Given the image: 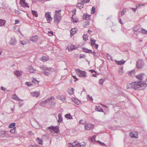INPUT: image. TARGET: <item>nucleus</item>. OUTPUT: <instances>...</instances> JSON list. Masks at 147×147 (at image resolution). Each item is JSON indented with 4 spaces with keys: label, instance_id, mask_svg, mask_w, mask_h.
<instances>
[{
    "label": "nucleus",
    "instance_id": "nucleus-1",
    "mask_svg": "<svg viewBox=\"0 0 147 147\" xmlns=\"http://www.w3.org/2000/svg\"><path fill=\"white\" fill-rule=\"evenodd\" d=\"M142 83V82L136 81L131 83L127 84V89L133 88L134 90H143L145 89L147 86L145 82Z\"/></svg>",
    "mask_w": 147,
    "mask_h": 147
},
{
    "label": "nucleus",
    "instance_id": "nucleus-2",
    "mask_svg": "<svg viewBox=\"0 0 147 147\" xmlns=\"http://www.w3.org/2000/svg\"><path fill=\"white\" fill-rule=\"evenodd\" d=\"M61 11V10H60L59 11L56 10L55 11V14L54 16L55 23H57L59 22L61 19V14L60 13Z\"/></svg>",
    "mask_w": 147,
    "mask_h": 147
},
{
    "label": "nucleus",
    "instance_id": "nucleus-3",
    "mask_svg": "<svg viewBox=\"0 0 147 147\" xmlns=\"http://www.w3.org/2000/svg\"><path fill=\"white\" fill-rule=\"evenodd\" d=\"M144 65V63L143 60L141 59H138L136 64V66L137 69H142Z\"/></svg>",
    "mask_w": 147,
    "mask_h": 147
},
{
    "label": "nucleus",
    "instance_id": "nucleus-4",
    "mask_svg": "<svg viewBox=\"0 0 147 147\" xmlns=\"http://www.w3.org/2000/svg\"><path fill=\"white\" fill-rule=\"evenodd\" d=\"M76 74L79 77L85 78L86 77L85 71H83L78 69H76Z\"/></svg>",
    "mask_w": 147,
    "mask_h": 147
},
{
    "label": "nucleus",
    "instance_id": "nucleus-5",
    "mask_svg": "<svg viewBox=\"0 0 147 147\" xmlns=\"http://www.w3.org/2000/svg\"><path fill=\"white\" fill-rule=\"evenodd\" d=\"M47 129H51L53 131H55L56 133H58L59 132V127L57 126L54 127L53 126H51V127H47Z\"/></svg>",
    "mask_w": 147,
    "mask_h": 147
},
{
    "label": "nucleus",
    "instance_id": "nucleus-6",
    "mask_svg": "<svg viewBox=\"0 0 147 147\" xmlns=\"http://www.w3.org/2000/svg\"><path fill=\"white\" fill-rule=\"evenodd\" d=\"M71 147H85V145H81L80 143L77 141H75L72 144Z\"/></svg>",
    "mask_w": 147,
    "mask_h": 147
},
{
    "label": "nucleus",
    "instance_id": "nucleus-7",
    "mask_svg": "<svg viewBox=\"0 0 147 147\" xmlns=\"http://www.w3.org/2000/svg\"><path fill=\"white\" fill-rule=\"evenodd\" d=\"M55 98L53 96H51V97L49 98L48 99L42 101L40 103V105L42 106H44L47 103H48V101L51 100H54Z\"/></svg>",
    "mask_w": 147,
    "mask_h": 147
},
{
    "label": "nucleus",
    "instance_id": "nucleus-8",
    "mask_svg": "<svg viewBox=\"0 0 147 147\" xmlns=\"http://www.w3.org/2000/svg\"><path fill=\"white\" fill-rule=\"evenodd\" d=\"M45 17L46 18L47 20L48 23H50V22L52 21V18L51 17L50 14L46 12L45 13Z\"/></svg>",
    "mask_w": 147,
    "mask_h": 147
},
{
    "label": "nucleus",
    "instance_id": "nucleus-9",
    "mask_svg": "<svg viewBox=\"0 0 147 147\" xmlns=\"http://www.w3.org/2000/svg\"><path fill=\"white\" fill-rule=\"evenodd\" d=\"M93 126L94 125H92L91 123H89L87 125H85V129H86L87 130H89L91 129Z\"/></svg>",
    "mask_w": 147,
    "mask_h": 147
},
{
    "label": "nucleus",
    "instance_id": "nucleus-10",
    "mask_svg": "<svg viewBox=\"0 0 147 147\" xmlns=\"http://www.w3.org/2000/svg\"><path fill=\"white\" fill-rule=\"evenodd\" d=\"M20 1L22 3L21 5L23 7H27L28 8L29 7L28 4L26 3L25 1L24 0H20Z\"/></svg>",
    "mask_w": 147,
    "mask_h": 147
},
{
    "label": "nucleus",
    "instance_id": "nucleus-11",
    "mask_svg": "<svg viewBox=\"0 0 147 147\" xmlns=\"http://www.w3.org/2000/svg\"><path fill=\"white\" fill-rule=\"evenodd\" d=\"M129 134L130 136L132 138H137L138 133L137 132L132 131L130 132Z\"/></svg>",
    "mask_w": 147,
    "mask_h": 147
},
{
    "label": "nucleus",
    "instance_id": "nucleus-12",
    "mask_svg": "<svg viewBox=\"0 0 147 147\" xmlns=\"http://www.w3.org/2000/svg\"><path fill=\"white\" fill-rule=\"evenodd\" d=\"M16 39L13 38H11L10 41L9 42V44L11 45H14L16 44Z\"/></svg>",
    "mask_w": 147,
    "mask_h": 147
},
{
    "label": "nucleus",
    "instance_id": "nucleus-13",
    "mask_svg": "<svg viewBox=\"0 0 147 147\" xmlns=\"http://www.w3.org/2000/svg\"><path fill=\"white\" fill-rule=\"evenodd\" d=\"M31 95L32 96H35L36 97H38L39 96L40 94L38 92H32L31 93Z\"/></svg>",
    "mask_w": 147,
    "mask_h": 147
},
{
    "label": "nucleus",
    "instance_id": "nucleus-14",
    "mask_svg": "<svg viewBox=\"0 0 147 147\" xmlns=\"http://www.w3.org/2000/svg\"><path fill=\"white\" fill-rule=\"evenodd\" d=\"M144 74H140L136 76V77L140 81H141L143 78L144 76Z\"/></svg>",
    "mask_w": 147,
    "mask_h": 147
},
{
    "label": "nucleus",
    "instance_id": "nucleus-15",
    "mask_svg": "<svg viewBox=\"0 0 147 147\" xmlns=\"http://www.w3.org/2000/svg\"><path fill=\"white\" fill-rule=\"evenodd\" d=\"M77 31V29L76 28H72L70 32V36H72Z\"/></svg>",
    "mask_w": 147,
    "mask_h": 147
},
{
    "label": "nucleus",
    "instance_id": "nucleus-16",
    "mask_svg": "<svg viewBox=\"0 0 147 147\" xmlns=\"http://www.w3.org/2000/svg\"><path fill=\"white\" fill-rule=\"evenodd\" d=\"M140 28V26L139 25H137L134 27L133 28V31H139Z\"/></svg>",
    "mask_w": 147,
    "mask_h": 147
},
{
    "label": "nucleus",
    "instance_id": "nucleus-17",
    "mask_svg": "<svg viewBox=\"0 0 147 147\" xmlns=\"http://www.w3.org/2000/svg\"><path fill=\"white\" fill-rule=\"evenodd\" d=\"M38 38V36H35L31 38L30 40L33 42H35L37 40Z\"/></svg>",
    "mask_w": 147,
    "mask_h": 147
},
{
    "label": "nucleus",
    "instance_id": "nucleus-18",
    "mask_svg": "<svg viewBox=\"0 0 147 147\" xmlns=\"http://www.w3.org/2000/svg\"><path fill=\"white\" fill-rule=\"evenodd\" d=\"M82 49L83 50V51L88 53H92V50H91L88 49L85 47L83 48Z\"/></svg>",
    "mask_w": 147,
    "mask_h": 147
},
{
    "label": "nucleus",
    "instance_id": "nucleus-19",
    "mask_svg": "<svg viewBox=\"0 0 147 147\" xmlns=\"http://www.w3.org/2000/svg\"><path fill=\"white\" fill-rule=\"evenodd\" d=\"M116 63L118 65H121L125 63V61H122V60L117 61V60H115Z\"/></svg>",
    "mask_w": 147,
    "mask_h": 147
},
{
    "label": "nucleus",
    "instance_id": "nucleus-20",
    "mask_svg": "<svg viewBox=\"0 0 147 147\" xmlns=\"http://www.w3.org/2000/svg\"><path fill=\"white\" fill-rule=\"evenodd\" d=\"M48 103L52 107H55V103L54 102H52L49 100L48 101Z\"/></svg>",
    "mask_w": 147,
    "mask_h": 147
},
{
    "label": "nucleus",
    "instance_id": "nucleus-21",
    "mask_svg": "<svg viewBox=\"0 0 147 147\" xmlns=\"http://www.w3.org/2000/svg\"><path fill=\"white\" fill-rule=\"evenodd\" d=\"M36 142L40 144H42L43 141L41 138H38L36 139Z\"/></svg>",
    "mask_w": 147,
    "mask_h": 147
},
{
    "label": "nucleus",
    "instance_id": "nucleus-22",
    "mask_svg": "<svg viewBox=\"0 0 147 147\" xmlns=\"http://www.w3.org/2000/svg\"><path fill=\"white\" fill-rule=\"evenodd\" d=\"M90 41H91V46H93L95 44V42H96V40H95L93 38H91L90 39Z\"/></svg>",
    "mask_w": 147,
    "mask_h": 147
},
{
    "label": "nucleus",
    "instance_id": "nucleus-23",
    "mask_svg": "<svg viewBox=\"0 0 147 147\" xmlns=\"http://www.w3.org/2000/svg\"><path fill=\"white\" fill-rule=\"evenodd\" d=\"M49 58H47L43 56L40 59L42 60L43 62H45L49 60Z\"/></svg>",
    "mask_w": 147,
    "mask_h": 147
},
{
    "label": "nucleus",
    "instance_id": "nucleus-24",
    "mask_svg": "<svg viewBox=\"0 0 147 147\" xmlns=\"http://www.w3.org/2000/svg\"><path fill=\"white\" fill-rule=\"evenodd\" d=\"M95 109L98 111L101 112H103V110L102 109L100 108V106H99L98 107L96 106Z\"/></svg>",
    "mask_w": 147,
    "mask_h": 147
},
{
    "label": "nucleus",
    "instance_id": "nucleus-25",
    "mask_svg": "<svg viewBox=\"0 0 147 147\" xmlns=\"http://www.w3.org/2000/svg\"><path fill=\"white\" fill-rule=\"evenodd\" d=\"M139 32L144 34H147V30H145L144 29H140V30Z\"/></svg>",
    "mask_w": 147,
    "mask_h": 147
},
{
    "label": "nucleus",
    "instance_id": "nucleus-26",
    "mask_svg": "<svg viewBox=\"0 0 147 147\" xmlns=\"http://www.w3.org/2000/svg\"><path fill=\"white\" fill-rule=\"evenodd\" d=\"M57 98L59 99L60 100H65V98H66L65 96H58L57 97Z\"/></svg>",
    "mask_w": 147,
    "mask_h": 147
},
{
    "label": "nucleus",
    "instance_id": "nucleus-27",
    "mask_svg": "<svg viewBox=\"0 0 147 147\" xmlns=\"http://www.w3.org/2000/svg\"><path fill=\"white\" fill-rule=\"evenodd\" d=\"M6 21L4 20H2L0 19V26H4Z\"/></svg>",
    "mask_w": 147,
    "mask_h": 147
},
{
    "label": "nucleus",
    "instance_id": "nucleus-28",
    "mask_svg": "<svg viewBox=\"0 0 147 147\" xmlns=\"http://www.w3.org/2000/svg\"><path fill=\"white\" fill-rule=\"evenodd\" d=\"M32 13L33 15L35 17H37L38 16L37 12L36 11L32 10Z\"/></svg>",
    "mask_w": 147,
    "mask_h": 147
},
{
    "label": "nucleus",
    "instance_id": "nucleus-29",
    "mask_svg": "<svg viewBox=\"0 0 147 147\" xmlns=\"http://www.w3.org/2000/svg\"><path fill=\"white\" fill-rule=\"evenodd\" d=\"M58 118L59 119L58 120V122L59 123L62 122V118L60 114H58Z\"/></svg>",
    "mask_w": 147,
    "mask_h": 147
},
{
    "label": "nucleus",
    "instance_id": "nucleus-30",
    "mask_svg": "<svg viewBox=\"0 0 147 147\" xmlns=\"http://www.w3.org/2000/svg\"><path fill=\"white\" fill-rule=\"evenodd\" d=\"M135 70H133L130 72H129L128 74L130 76H133L135 75Z\"/></svg>",
    "mask_w": 147,
    "mask_h": 147
},
{
    "label": "nucleus",
    "instance_id": "nucleus-31",
    "mask_svg": "<svg viewBox=\"0 0 147 147\" xmlns=\"http://www.w3.org/2000/svg\"><path fill=\"white\" fill-rule=\"evenodd\" d=\"M21 71H16L14 72V74L15 75H16L18 77L20 76L21 74Z\"/></svg>",
    "mask_w": 147,
    "mask_h": 147
},
{
    "label": "nucleus",
    "instance_id": "nucleus-32",
    "mask_svg": "<svg viewBox=\"0 0 147 147\" xmlns=\"http://www.w3.org/2000/svg\"><path fill=\"white\" fill-rule=\"evenodd\" d=\"M6 131H2L0 132V137H5Z\"/></svg>",
    "mask_w": 147,
    "mask_h": 147
},
{
    "label": "nucleus",
    "instance_id": "nucleus-33",
    "mask_svg": "<svg viewBox=\"0 0 147 147\" xmlns=\"http://www.w3.org/2000/svg\"><path fill=\"white\" fill-rule=\"evenodd\" d=\"M77 7H80L81 8H79L80 9L83 8L84 7V4L83 3H82L80 2V3H78L77 4Z\"/></svg>",
    "mask_w": 147,
    "mask_h": 147
},
{
    "label": "nucleus",
    "instance_id": "nucleus-34",
    "mask_svg": "<svg viewBox=\"0 0 147 147\" xmlns=\"http://www.w3.org/2000/svg\"><path fill=\"white\" fill-rule=\"evenodd\" d=\"M123 67H121L119 69V74H120V75H122L123 73Z\"/></svg>",
    "mask_w": 147,
    "mask_h": 147
},
{
    "label": "nucleus",
    "instance_id": "nucleus-35",
    "mask_svg": "<svg viewBox=\"0 0 147 147\" xmlns=\"http://www.w3.org/2000/svg\"><path fill=\"white\" fill-rule=\"evenodd\" d=\"M90 1V0H82L81 1V2L83 3H86L89 2Z\"/></svg>",
    "mask_w": 147,
    "mask_h": 147
},
{
    "label": "nucleus",
    "instance_id": "nucleus-36",
    "mask_svg": "<svg viewBox=\"0 0 147 147\" xmlns=\"http://www.w3.org/2000/svg\"><path fill=\"white\" fill-rule=\"evenodd\" d=\"M126 12V9L125 8L123 9L122 10L121 12V16H122L124 15L125 14Z\"/></svg>",
    "mask_w": 147,
    "mask_h": 147
},
{
    "label": "nucleus",
    "instance_id": "nucleus-37",
    "mask_svg": "<svg viewBox=\"0 0 147 147\" xmlns=\"http://www.w3.org/2000/svg\"><path fill=\"white\" fill-rule=\"evenodd\" d=\"M88 37V34H84L83 36V40L85 41L86 40V38H87ZM87 40H88V39H87Z\"/></svg>",
    "mask_w": 147,
    "mask_h": 147
},
{
    "label": "nucleus",
    "instance_id": "nucleus-38",
    "mask_svg": "<svg viewBox=\"0 0 147 147\" xmlns=\"http://www.w3.org/2000/svg\"><path fill=\"white\" fill-rule=\"evenodd\" d=\"M96 142H98L101 146H102L104 145L105 146H107L106 144H105V143L101 142L99 140L97 141Z\"/></svg>",
    "mask_w": 147,
    "mask_h": 147
},
{
    "label": "nucleus",
    "instance_id": "nucleus-39",
    "mask_svg": "<svg viewBox=\"0 0 147 147\" xmlns=\"http://www.w3.org/2000/svg\"><path fill=\"white\" fill-rule=\"evenodd\" d=\"M15 123H12L9 126V127L10 128H13V127L15 126Z\"/></svg>",
    "mask_w": 147,
    "mask_h": 147
},
{
    "label": "nucleus",
    "instance_id": "nucleus-40",
    "mask_svg": "<svg viewBox=\"0 0 147 147\" xmlns=\"http://www.w3.org/2000/svg\"><path fill=\"white\" fill-rule=\"evenodd\" d=\"M74 102L77 105H79L81 103V102L80 101L78 100H76V99H75V100H74Z\"/></svg>",
    "mask_w": 147,
    "mask_h": 147
},
{
    "label": "nucleus",
    "instance_id": "nucleus-41",
    "mask_svg": "<svg viewBox=\"0 0 147 147\" xmlns=\"http://www.w3.org/2000/svg\"><path fill=\"white\" fill-rule=\"evenodd\" d=\"M95 12V8L94 7H92V11L91 13L94 14Z\"/></svg>",
    "mask_w": 147,
    "mask_h": 147
},
{
    "label": "nucleus",
    "instance_id": "nucleus-42",
    "mask_svg": "<svg viewBox=\"0 0 147 147\" xmlns=\"http://www.w3.org/2000/svg\"><path fill=\"white\" fill-rule=\"evenodd\" d=\"M77 47L74 45H71L70 47V48L72 50L76 49Z\"/></svg>",
    "mask_w": 147,
    "mask_h": 147
},
{
    "label": "nucleus",
    "instance_id": "nucleus-43",
    "mask_svg": "<svg viewBox=\"0 0 147 147\" xmlns=\"http://www.w3.org/2000/svg\"><path fill=\"white\" fill-rule=\"evenodd\" d=\"M65 117L66 118L69 119L70 117H71V115L70 113L67 114L65 115Z\"/></svg>",
    "mask_w": 147,
    "mask_h": 147
},
{
    "label": "nucleus",
    "instance_id": "nucleus-44",
    "mask_svg": "<svg viewBox=\"0 0 147 147\" xmlns=\"http://www.w3.org/2000/svg\"><path fill=\"white\" fill-rule=\"evenodd\" d=\"M34 70L33 69V68L31 67V68L29 69V72L31 73H34Z\"/></svg>",
    "mask_w": 147,
    "mask_h": 147
},
{
    "label": "nucleus",
    "instance_id": "nucleus-45",
    "mask_svg": "<svg viewBox=\"0 0 147 147\" xmlns=\"http://www.w3.org/2000/svg\"><path fill=\"white\" fill-rule=\"evenodd\" d=\"M43 73H44V74L45 76H49V74L46 71H43Z\"/></svg>",
    "mask_w": 147,
    "mask_h": 147
},
{
    "label": "nucleus",
    "instance_id": "nucleus-46",
    "mask_svg": "<svg viewBox=\"0 0 147 147\" xmlns=\"http://www.w3.org/2000/svg\"><path fill=\"white\" fill-rule=\"evenodd\" d=\"M88 99L89 100H90L92 101L93 100V98L91 96H90L89 95H88L87 96Z\"/></svg>",
    "mask_w": 147,
    "mask_h": 147
},
{
    "label": "nucleus",
    "instance_id": "nucleus-47",
    "mask_svg": "<svg viewBox=\"0 0 147 147\" xmlns=\"http://www.w3.org/2000/svg\"><path fill=\"white\" fill-rule=\"evenodd\" d=\"M95 136H93L91 138V141L92 142H94L95 141Z\"/></svg>",
    "mask_w": 147,
    "mask_h": 147
},
{
    "label": "nucleus",
    "instance_id": "nucleus-48",
    "mask_svg": "<svg viewBox=\"0 0 147 147\" xmlns=\"http://www.w3.org/2000/svg\"><path fill=\"white\" fill-rule=\"evenodd\" d=\"M32 82L33 83H34L35 84H37L38 83V82L35 79H34L32 80Z\"/></svg>",
    "mask_w": 147,
    "mask_h": 147
},
{
    "label": "nucleus",
    "instance_id": "nucleus-49",
    "mask_svg": "<svg viewBox=\"0 0 147 147\" xmlns=\"http://www.w3.org/2000/svg\"><path fill=\"white\" fill-rule=\"evenodd\" d=\"M15 128H16L14 127L13 129H11L10 131V132L11 133H13L15 131Z\"/></svg>",
    "mask_w": 147,
    "mask_h": 147
},
{
    "label": "nucleus",
    "instance_id": "nucleus-50",
    "mask_svg": "<svg viewBox=\"0 0 147 147\" xmlns=\"http://www.w3.org/2000/svg\"><path fill=\"white\" fill-rule=\"evenodd\" d=\"M104 82V80L102 79H100L99 81V83L101 84L102 85Z\"/></svg>",
    "mask_w": 147,
    "mask_h": 147
},
{
    "label": "nucleus",
    "instance_id": "nucleus-51",
    "mask_svg": "<svg viewBox=\"0 0 147 147\" xmlns=\"http://www.w3.org/2000/svg\"><path fill=\"white\" fill-rule=\"evenodd\" d=\"M26 84L28 86H31L32 84L30 83V82H27L26 83Z\"/></svg>",
    "mask_w": 147,
    "mask_h": 147
},
{
    "label": "nucleus",
    "instance_id": "nucleus-52",
    "mask_svg": "<svg viewBox=\"0 0 147 147\" xmlns=\"http://www.w3.org/2000/svg\"><path fill=\"white\" fill-rule=\"evenodd\" d=\"M87 14H84L83 16V18L84 20H87Z\"/></svg>",
    "mask_w": 147,
    "mask_h": 147
},
{
    "label": "nucleus",
    "instance_id": "nucleus-53",
    "mask_svg": "<svg viewBox=\"0 0 147 147\" xmlns=\"http://www.w3.org/2000/svg\"><path fill=\"white\" fill-rule=\"evenodd\" d=\"M133 32H134V34L136 36H138V35L139 32H140L139 31L138 32V31H133Z\"/></svg>",
    "mask_w": 147,
    "mask_h": 147
},
{
    "label": "nucleus",
    "instance_id": "nucleus-54",
    "mask_svg": "<svg viewBox=\"0 0 147 147\" xmlns=\"http://www.w3.org/2000/svg\"><path fill=\"white\" fill-rule=\"evenodd\" d=\"M74 90V88H71L70 89V90H69L70 91V92H69V94H73V92Z\"/></svg>",
    "mask_w": 147,
    "mask_h": 147
},
{
    "label": "nucleus",
    "instance_id": "nucleus-55",
    "mask_svg": "<svg viewBox=\"0 0 147 147\" xmlns=\"http://www.w3.org/2000/svg\"><path fill=\"white\" fill-rule=\"evenodd\" d=\"M90 16H91V15H88L87 14V18H86L87 20H89L90 19Z\"/></svg>",
    "mask_w": 147,
    "mask_h": 147
},
{
    "label": "nucleus",
    "instance_id": "nucleus-56",
    "mask_svg": "<svg viewBox=\"0 0 147 147\" xmlns=\"http://www.w3.org/2000/svg\"><path fill=\"white\" fill-rule=\"evenodd\" d=\"M31 147H41L40 146L35 145H31L30 146Z\"/></svg>",
    "mask_w": 147,
    "mask_h": 147
},
{
    "label": "nucleus",
    "instance_id": "nucleus-57",
    "mask_svg": "<svg viewBox=\"0 0 147 147\" xmlns=\"http://www.w3.org/2000/svg\"><path fill=\"white\" fill-rule=\"evenodd\" d=\"M20 42L21 44L23 45H24L26 44V43L24 41H21Z\"/></svg>",
    "mask_w": 147,
    "mask_h": 147
},
{
    "label": "nucleus",
    "instance_id": "nucleus-58",
    "mask_svg": "<svg viewBox=\"0 0 147 147\" xmlns=\"http://www.w3.org/2000/svg\"><path fill=\"white\" fill-rule=\"evenodd\" d=\"M41 67L42 68V69L43 70V71H44V70H47V67L44 66Z\"/></svg>",
    "mask_w": 147,
    "mask_h": 147
},
{
    "label": "nucleus",
    "instance_id": "nucleus-59",
    "mask_svg": "<svg viewBox=\"0 0 147 147\" xmlns=\"http://www.w3.org/2000/svg\"><path fill=\"white\" fill-rule=\"evenodd\" d=\"M85 122L82 119L80 121V123H82V124L84 123Z\"/></svg>",
    "mask_w": 147,
    "mask_h": 147
},
{
    "label": "nucleus",
    "instance_id": "nucleus-60",
    "mask_svg": "<svg viewBox=\"0 0 147 147\" xmlns=\"http://www.w3.org/2000/svg\"><path fill=\"white\" fill-rule=\"evenodd\" d=\"M107 59L108 60H110V56L108 54H107Z\"/></svg>",
    "mask_w": 147,
    "mask_h": 147
},
{
    "label": "nucleus",
    "instance_id": "nucleus-61",
    "mask_svg": "<svg viewBox=\"0 0 147 147\" xmlns=\"http://www.w3.org/2000/svg\"><path fill=\"white\" fill-rule=\"evenodd\" d=\"M48 33L49 34H51V35L53 36V32L52 31H49Z\"/></svg>",
    "mask_w": 147,
    "mask_h": 147
},
{
    "label": "nucleus",
    "instance_id": "nucleus-62",
    "mask_svg": "<svg viewBox=\"0 0 147 147\" xmlns=\"http://www.w3.org/2000/svg\"><path fill=\"white\" fill-rule=\"evenodd\" d=\"M78 21V19L76 20V19H74V20H73V22H74L76 23H77Z\"/></svg>",
    "mask_w": 147,
    "mask_h": 147
},
{
    "label": "nucleus",
    "instance_id": "nucleus-63",
    "mask_svg": "<svg viewBox=\"0 0 147 147\" xmlns=\"http://www.w3.org/2000/svg\"><path fill=\"white\" fill-rule=\"evenodd\" d=\"M85 57H86V56L85 55H81L80 57V59H81L82 58H84Z\"/></svg>",
    "mask_w": 147,
    "mask_h": 147
},
{
    "label": "nucleus",
    "instance_id": "nucleus-64",
    "mask_svg": "<svg viewBox=\"0 0 147 147\" xmlns=\"http://www.w3.org/2000/svg\"><path fill=\"white\" fill-rule=\"evenodd\" d=\"M5 137H6L7 138H8L9 137V135L7 134V133L6 131L5 132Z\"/></svg>",
    "mask_w": 147,
    "mask_h": 147
}]
</instances>
